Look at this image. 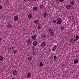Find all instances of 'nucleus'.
<instances>
[{
	"label": "nucleus",
	"instance_id": "1a4fd4ad",
	"mask_svg": "<svg viewBox=\"0 0 79 79\" xmlns=\"http://www.w3.org/2000/svg\"><path fill=\"white\" fill-rule=\"evenodd\" d=\"M7 27L9 29L11 28V27H12V26L11 25V24L10 23H9V24H8L7 25Z\"/></svg>",
	"mask_w": 79,
	"mask_h": 79
},
{
	"label": "nucleus",
	"instance_id": "2f4dec72",
	"mask_svg": "<svg viewBox=\"0 0 79 79\" xmlns=\"http://www.w3.org/2000/svg\"><path fill=\"white\" fill-rule=\"evenodd\" d=\"M53 58L54 60H56V56H54Z\"/></svg>",
	"mask_w": 79,
	"mask_h": 79
},
{
	"label": "nucleus",
	"instance_id": "aec40b11",
	"mask_svg": "<svg viewBox=\"0 0 79 79\" xmlns=\"http://www.w3.org/2000/svg\"><path fill=\"white\" fill-rule=\"evenodd\" d=\"M13 74L14 75H16L17 74V72L16 70H14L13 72Z\"/></svg>",
	"mask_w": 79,
	"mask_h": 79
},
{
	"label": "nucleus",
	"instance_id": "6e6552de",
	"mask_svg": "<svg viewBox=\"0 0 79 79\" xmlns=\"http://www.w3.org/2000/svg\"><path fill=\"white\" fill-rule=\"evenodd\" d=\"M44 18H45L48 16V13H44Z\"/></svg>",
	"mask_w": 79,
	"mask_h": 79
},
{
	"label": "nucleus",
	"instance_id": "a211bd4d",
	"mask_svg": "<svg viewBox=\"0 0 79 79\" xmlns=\"http://www.w3.org/2000/svg\"><path fill=\"white\" fill-rule=\"evenodd\" d=\"M79 36L77 35H76L75 36V39H76V40H79Z\"/></svg>",
	"mask_w": 79,
	"mask_h": 79
},
{
	"label": "nucleus",
	"instance_id": "dca6fc26",
	"mask_svg": "<svg viewBox=\"0 0 79 79\" xmlns=\"http://www.w3.org/2000/svg\"><path fill=\"white\" fill-rule=\"evenodd\" d=\"M54 34H55V32L53 31L51 32L50 34V35L52 36H52H54Z\"/></svg>",
	"mask_w": 79,
	"mask_h": 79
},
{
	"label": "nucleus",
	"instance_id": "f8f14e48",
	"mask_svg": "<svg viewBox=\"0 0 79 79\" xmlns=\"http://www.w3.org/2000/svg\"><path fill=\"white\" fill-rule=\"evenodd\" d=\"M14 20L16 21H18V17L17 16H15L14 17Z\"/></svg>",
	"mask_w": 79,
	"mask_h": 79
},
{
	"label": "nucleus",
	"instance_id": "f257e3e1",
	"mask_svg": "<svg viewBox=\"0 0 79 79\" xmlns=\"http://www.w3.org/2000/svg\"><path fill=\"white\" fill-rule=\"evenodd\" d=\"M57 20L58 21L57 22V24H60L62 22V20L61 19V18L59 17L57 18Z\"/></svg>",
	"mask_w": 79,
	"mask_h": 79
},
{
	"label": "nucleus",
	"instance_id": "79ce46f5",
	"mask_svg": "<svg viewBox=\"0 0 79 79\" xmlns=\"http://www.w3.org/2000/svg\"><path fill=\"white\" fill-rule=\"evenodd\" d=\"M56 1H58V0H56Z\"/></svg>",
	"mask_w": 79,
	"mask_h": 79
},
{
	"label": "nucleus",
	"instance_id": "a878e982",
	"mask_svg": "<svg viewBox=\"0 0 79 79\" xmlns=\"http://www.w3.org/2000/svg\"><path fill=\"white\" fill-rule=\"evenodd\" d=\"M43 64L42 63V62H41L40 63V66H43Z\"/></svg>",
	"mask_w": 79,
	"mask_h": 79
},
{
	"label": "nucleus",
	"instance_id": "cd10ccee",
	"mask_svg": "<svg viewBox=\"0 0 79 79\" xmlns=\"http://www.w3.org/2000/svg\"><path fill=\"white\" fill-rule=\"evenodd\" d=\"M14 54H15H15H16V52H17V50H14Z\"/></svg>",
	"mask_w": 79,
	"mask_h": 79
},
{
	"label": "nucleus",
	"instance_id": "ea45409f",
	"mask_svg": "<svg viewBox=\"0 0 79 79\" xmlns=\"http://www.w3.org/2000/svg\"><path fill=\"white\" fill-rule=\"evenodd\" d=\"M38 0H35V1H37Z\"/></svg>",
	"mask_w": 79,
	"mask_h": 79
},
{
	"label": "nucleus",
	"instance_id": "4be33fe9",
	"mask_svg": "<svg viewBox=\"0 0 79 79\" xmlns=\"http://www.w3.org/2000/svg\"><path fill=\"white\" fill-rule=\"evenodd\" d=\"M0 60L1 61H3V56H0Z\"/></svg>",
	"mask_w": 79,
	"mask_h": 79
},
{
	"label": "nucleus",
	"instance_id": "c9c22d12",
	"mask_svg": "<svg viewBox=\"0 0 79 79\" xmlns=\"http://www.w3.org/2000/svg\"><path fill=\"white\" fill-rule=\"evenodd\" d=\"M11 49H13L14 48L13 47H11Z\"/></svg>",
	"mask_w": 79,
	"mask_h": 79
},
{
	"label": "nucleus",
	"instance_id": "9b49d317",
	"mask_svg": "<svg viewBox=\"0 0 79 79\" xmlns=\"http://www.w3.org/2000/svg\"><path fill=\"white\" fill-rule=\"evenodd\" d=\"M39 21L36 20L35 21H34V23L35 24H39Z\"/></svg>",
	"mask_w": 79,
	"mask_h": 79
},
{
	"label": "nucleus",
	"instance_id": "a19ab883",
	"mask_svg": "<svg viewBox=\"0 0 79 79\" xmlns=\"http://www.w3.org/2000/svg\"><path fill=\"white\" fill-rule=\"evenodd\" d=\"M24 1H26V0H24Z\"/></svg>",
	"mask_w": 79,
	"mask_h": 79
},
{
	"label": "nucleus",
	"instance_id": "c85d7f7f",
	"mask_svg": "<svg viewBox=\"0 0 79 79\" xmlns=\"http://www.w3.org/2000/svg\"><path fill=\"white\" fill-rule=\"evenodd\" d=\"M3 9V6H0V10H2Z\"/></svg>",
	"mask_w": 79,
	"mask_h": 79
},
{
	"label": "nucleus",
	"instance_id": "f3484780",
	"mask_svg": "<svg viewBox=\"0 0 79 79\" xmlns=\"http://www.w3.org/2000/svg\"><path fill=\"white\" fill-rule=\"evenodd\" d=\"M33 10L34 11H36V10H37V7L34 6L33 8Z\"/></svg>",
	"mask_w": 79,
	"mask_h": 79
},
{
	"label": "nucleus",
	"instance_id": "e433bc0d",
	"mask_svg": "<svg viewBox=\"0 0 79 79\" xmlns=\"http://www.w3.org/2000/svg\"><path fill=\"white\" fill-rule=\"evenodd\" d=\"M6 3H8V1H7L6 2Z\"/></svg>",
	"mask_w": 79,
	"mask_h": 79
},
{
	"label": "nucleus",
	"instance_id": "bb28decb",
	"mask_svg": "<svg viewBox=\"0 0 79 79\" xmlns=\"http://www.w3.org/2000/svg\"><path fill=\"white\" fill-rule=\"evenodd\" d=\"M52 23H53L56 24V20H54L53 21Z\"/></svg>",
	"mask_w": 79,
	"mask_h": 79
},
{
	"label": "nucleus",
	"instance_id": "72a5a7b5",
	"mask_svg": "<svg viewBox=\"0 0 79 79\" xmlns=\"http://www.w3.org/2000/svg\"><path fill=\"white\" fill-rule=\"evenodd\" d=\"M36 54V53L35 52H33V55H35Z\"/></svg>",
	"mask_w": 79,
	"mask_h": 79
},
{
	"label": "nucleus",
	"instance_id": "2eb2a0df",
	"mask_svg": "<svg viewBox=\"0 0 79 79\" xmlns=\"http://www.w3.org/2000/svg\"><path fill=\"white\" fill-rule=\"evenodd\" d=\"M48 31L49 32L51 33V32H52L53 31V29L51 28H49L48 30Z\"/></svg>",
	"mask_w": 79,
	"mask_h": 79
},
{
	"label": "nucleus",
	"instance_id": "412c9836",
	"mask_svg": "<svg viewBox=\"0 0 79 79\" xmlns=\"http://www.w3.org/2000/svg\"><path fill=\"white\" fill-rule=\"evenodd\" d=\"M28 18L29 19H31L32 18V15L31 14H29L28 15Z\"/></svg>",
	"mask_w": 79,
	"mask_h": 79
},
{
	"label": "nucleus",
	"instance_id": "393cba45",
	"mask_svg": "<svg viewBox=\"0 0 79 79\" xmlns=\"http://www.w3.org/2000/svg\"><path fill=\"white\" fill-rule=\"evenodd\" d=\"M38 29H41V27H40V24H39L38 25Z\"/></svg>",
	"mask_w": 79,
	"mask_h": 79
},
{
	"label": "nucleus",
	"instance_id": "473e14b6",
	"mask_svg": "<svg viewBox=\"0 0 79 79\" xmlns=\"http://www.w3.org/2000/svg\"><path fill=\"white\" fill-rule=\"evenodd\" d=\"M42 37L43 39H45V35H43Z\"/></svg>",
	"mask_w": 79,
	"mask_h": 79
},
{
	"label": "nucleus",
	"instance_id": "7ed1b4c3",
	"mask_svg": "<svg viewBox=\"0 0 79 79\" xmlns=\"http://www.w3.org/2000/svg\"><path fill=\"white\" fill-rule=\"evenodd\" d=\"M57 48V46L56 45H55L52 48V51H53V52H55V51H56V50Z\"/></svg>",
	"mask_w": 79,
	"mask_h": 79
},
{
	"label": "nucleus",
	"instance_id": "423d86ee",
	"mask_svg": "<svg viewBox=\"0 0 79 79\" xmlns=\"http://www.w3.org/2000/svg\"><path fill=\"white\" fill-rule=\"evenodd\" d=\"M70 5H74V4H75V2L73 0L71 1L70 3Z\"/></svg>",
	"mask_w": 79,
	"mask_h": 79
},
{
	"label": "nucleus",
	"instance_id": "4c0bfd02",
	"mask_svg": "<svg viewBox=\"0 0 79 79\" xmlns=\"http://www.w3.org/2000/svg\"><path fill=\"white\" fill-rule=\"evenodd\" d=\"M28 1H31V0H27Z\"/></svg>",
	"mask_w": 79,
	"mask_h": 79
},
{
	"label": "nucleus",
	"instance_id": "4468645a",
	"mask_svg": "<svg viewBox=\"0 0 79 79\" xmlns=\"http://www.w3.org/2000/svg\"><path fill=\"white\" fill-rule=\"evenodd\" d=\"M70 42L72 43H73V42H74V41H75V39H72V38H71L70 39Z\"/></svg>",
	"mask_w": 79,
	"mask_h": 79
},
{
	"label": "nucleus",
	"instance_id": "37998d69",
	"mask_svg": "<svg viewBox=\"0 0 79 79\" xmlns=\"http://www.w3.org/2000/svg\"><path fill=\"white\" fill-rule=\"evenodd\" d=\"M32 0V1H33V0Z\"/></svg>",
	"mask_w": 79,
	"mask_h": 79
},
{
	"label": "nucleus",
	"instance_id": "ddd939ff",
	"mask_svg": "<svg viewBox=\"0 0 79 79\" xmlns=\"http://www.w3.org/2000/svg\"><path fill=\"white\" fill-rule=\"evenodd\" d=\"M27 43L28 44H30L32 43V40H31L30 39L28 40L27 41Z\"/></svg>",
	"mask_w": 79,
	"mask_h": 79
},
{
	"label": "nucleus",
	"instance_id": "f03ea898",
	"mask_svg": "<svg viewBox=\"0 0 79 79\" xmlns=\"http://www.w3.org/2000/svg\"><path fill=\"white\" fill-rule=\"evenodd\" d=\"M31 37L32 39L33 40H35L36 39V38H37V35H33Z\"/></svg>",
	"mask_w": 79,
	"mask_h": 79
},
{
	"label": "nucleus",
	"instance_id": "f704fd0d",
	"mask_svg": "<svg viewBox=\"0 0 79 79\" xmlns=\"http://www.w3.org/2000/svg\"><path fill=\"white\" fill-rule=\"evenodd\" d=\"M2 38H0V42H2Z\"/></svg>",
	"mask_w": 79,
	"mask_h": 79
},
{
	"label": "nucleus",
	"instance_id": "58836bf2",
	"mask_svg": "<svg viewBox=\"0 0 79 79\" xmlns=\"http://www.w3.org/2000/svg\"><path fill=\"white\" fill-rule=\"evenodd\" d=\"M12 79H15V78H13V77H12Z\"/></svg>",
	"mask_w": 79,
	"mask_h": 79
},
{
	"label": "nucleus",
	"instance_id": "6ab92c4d",
	"mask_svg": "<svg viewBox=\"0 0 79 79\" xmlns=\"http://www.w3.org/2000/svg\"><path fill=\"white\" fill-rule=\"evenodd\" d=\"M32 57L31 56L29 57L28 58V60L29 61H31L32 60Z\"/></svg>",
	"mask_w": 79,
	"mask_h": 79
},
{
	"label": "nucleus",
	"instance_id": "0eeeda50",
	"mask_svg": "<svg viewBox=\"0 0 79 79\" xmlns=\"http://www.w3.org/2000/svg\"><path fill=\"white\" fill-rule=\"evenodd\" d=\"M27 77L28 78H31V74L30 73H27Z\"/></svg>",
	"mask_w": 79,
	"mask_h": 79
},
{
	"label": "nucleus",
	"instance_id": "39448f33",
	"mask_svg": "<svg viewBox=\"0 0 79 79\" xmlns=\"http://www.w3.org/2000/svg\"><path fill=\"white\" fill-rule=\"evenodd\" d=\"M46 45V43L45 42H43V43H42L41 44V46L42 47H44Z\"/></svg>",
	"mask_w": 79,
	"mask_h": 79
},
{
	"label": "nucleus",
	"instance_id": "c756f323",
	"mask_svg": "<svg viewBox=\"0 0 79 79\" xmlns=\"http://www.w3.org/2000/svg\"><path fill=\"white\" fill-rule=\"evenodd\" d=\"M64 27H62L60 28V29L61 30H63V29H64Z\"/></svg>",
	"mask_w": 79,
	"mask_h": 79
},
{
	"label": "nucleus",
	"instance_id": "5701e85b",
	"mask_svg": "<svg viewBox=\"0 0 79 79\" xmlns=\"http://www.w3.org/2000/svg\"><path fill=\"white\" fill-rule=\"evenodd\" d=\"M74 63L76 64H77V63H78V60H77V59H76V60H75L74 61Z\"/></svg>",
	"mask_w": 79,
	"mask_h": 79
},
{
	"label": "nucleus",
	"instance_id": "9d476101",
	"mask_svg": "<svg viewBox=\"0 0 79 79\" xmlns=\"http://www.w3.org/2000/svg\"><path fill=\"white\" fill-rule=\"evenodd\" d=\"M33 46H36L37 45V41H34L33 43Z\"/></svg>",
	"mask_w": 79,
	"mask_h": 79
},
{
	"label": "nucleus",
	"instance_id": "7c9ffc66",
	"mask_svg": "<svg viewBox=\"0 0 79 79\" xmlns=\"http://www.w3.org/2000/svg\"><path fill=\"white\" fill-rule=\"evenodd\" d=\"M64 0H59V2H64Z\"/></svg>",
	"mask_w": 79,
	"mask_h": 79
},
{
	"label": "nucleus",
	"instance_id": "20e7f679",
	"mask_svg": "<svg viewBox=\"0 0 79 79\" xmlns=\"http://www.w3.org/2000/svg\"><path fill=\"white\" fill-rule=\"evenodd\" d=\"M71 5H68L66 6V8L67 9H68V10L69 9H71Z\"/></svg>",
	"mask_w": 79,
	"mask_h": 79
},
{
	"label": "nucleus",
	"instance_id": "b1692460",
	"mask_svg": "<svg viewBox=\"0 0 79 79\" xmlns=\"http://www.w3.org/2000/svg\"><path fill=\"white\" fill-rule=\"evenodd\" d=\"M44 8V6L43 5H41L40 6V9H43Z\"/></svg>",
	"mask_w": 79,
	"mask_h": 79
}]
</instances>
